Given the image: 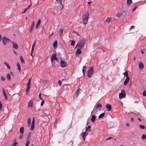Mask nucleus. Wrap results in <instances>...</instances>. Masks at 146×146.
<instances>
[{
	"label": "nucleus",
	"instance_id": "nucleus-18",
	"mask_svg": "<svg viewBox=\"0 0 146 146\" xmlns=\"http://www.w3.org/2000/svg\"><path fill=\"white\" fill-rule=\"evenodd\" d=\"M64 7V5H59L57 7V9L59 11H61Z\"/></svg>",
	"mask_w": 146,
	"mask_h": 146
},
{
	"label": "nucleus",
	"instance_id": "nucleus-2",
	"mask_svg": "<svg viewBox=\"0 0 146 146\" xmlns=\"http://www.w3.org/2000/svg\"><path fill=\"white\" fill-rule=\"evenodd\" d=\"M89 17V13L87 12L86 14H84L83 15V23L86 25L88 22Z\"/></svg>",
	"mask_w": 146,
	"mask_h": 146
},
{
	"label": "nucleus",
	"instance_id": "nucleus-14",
	"mask_svg": "<svg viewBox=\"0 0 146 146\" xmlns=\"http://www.w3.org/2000/svg\"><path fill=\"white\" fill-rule=\"evenodd\" d=\"M81 48H78V49H77L76 51V55H79L81 53H82V51H81V50H80V49Z\"/></svg>",
	"mask_w": 146,
	"mask_h": 146
},
{
	"label": "nucleus",
	"instance_id": "nucleus-62",
	"mask_svg": "<svg viewBox=\"0 0 146 146\" xmlns=\"http://www.w3.org/2000/svg\"><path fill=\"white\" fill-rule=\"evenodd\" d=\"M84 70V69H82V72L83 73V74L84 75V74H85Z\"/></svg>",
	"mask_w": 146,
	"mask_h": 146
},
{
	"label": "nucleus",
	"instance_id": "nucleus-8",
	"mask_svg": "<svg viewBox=\"0 0 146 146\" xmlns=\"http://www.w3.org/2000/svg\"><path fill=\"white\" fill-rule=\"evenodd\" d=\"M138 66L140 69H143L144 68V65L142 62H140L138 64Z\"/></svg>",
	"mask_w": 146,
	"mask_h": 146
},
{
	"label": "nucleus",
	"instance_id": "nucleus-15",
	"mask_svg": "<svg viewBox=\"0 0 146 146\" xmlns=\"http://www.w3.org/2000/svg\"><path fill=\"white\" fill-rule=\"evenodd\" d=\"M2 92L3 93V95L4 96V97L5 99H7V96L5 92V90L3 88H2Z\"/></svg>",
	"mask_w": 146,
	"mask_h": 146
},
{
	"label": "nucleus",
	"instance_id": "nucleus-50",
	"mask_svg": "<svg viewBox=\"0 0 146 146\" xmlns=\"http://www.w3.org/2000/svg\"><path fill=\"white\" fill-rule=\"evenodd\" d=\"M1 80L2 81H4L5 79V78L3 76H1Z\"/></svg>",
	"mask_w": 146,
	"mask_h": 146
},
{
	"label": "nucleus",
	"instance_id": "nucleus-32",
	"mask_svg": "<svg viewBox=\"0 0 146 146\" xmlns=\"http://www.w3.org/2000/svg\"><path fill=\"white\" fill-rule=\"evenodd\" d=\"M122 12H119L116 14V17H119L122 15Z\"/></svg>",
	"mask_w": 146,
	"mask_h": 146
},
{
	"label": "nucleus",
	"instance_id": "nucleus-52",
	"mask_svg": "<svg viewBox=\"0 0 146 146\" xmlns=\"http://www.w3.org/2000/svg\"><path fill=\"white\" fill-rule=\"evenodd\" d=\"M73 32L74 33H75L77 35H78V36H80V35L79 34V33L78 32H76L75 31H73Z\"/></svg>",
	"mask_w": 146,
	"mask_h": 146
},
{
	"label": "nucleus",
	"instance_id": "nucleus-36",
	"mask_svg": "<svg viewBox=\"0 0 146 146\" xmlns=\"http://www.w3.org/2000/svg\"><path fill=\"white\" fill-rule=\"evenodd\" d=\"M17 66L18 67V70H19L20 71L21 70V67H20V64L18 63H17Z\"/></svg>",
	"mask_w": 146,
	"mask_h": 146
},
{
	"label": "nucleus",
	"instance_id": "nucleus-11",
	"mask_svg": "<svg viewBox=\"0 0 146 146\" xmlns=\"http://www.w3.org/2000/svg\"><path fill=\"white\" fill-rule=\"evenodd\" d=\"M35 25V23L34 21H33L32 22V24L31 25V28H30V29L29 30V31L30 32H32V30L34 27Z\"/></svg>",
	"mask_w": 146,
	"mask_h": 146
},
{
	"label": "nucleus",
	"instance_id": "nucleus-57",
	"mask_svg": "<svg viewBox=\"0 0 146 146\" xmlns=\"http://www.w3.org/2000/svg\"><path fill=\"white\" fill-rule=\"evenodd\" d=\"M23 137V135H20V136L19 137V138L20 139H21Z\"/></svg>",
	"mask_w": 146,
	"mask_h": 146
},
{
	"label": "nucleus",
	"instance_id": "nucleus-60",
	"mask_svg": "<svg viewBox=\"0 0 146 146\" xmlns=\"http://www.w3.org/2000/svg\"><path fill=\"white\" fill-rule=\"evenodd\" d=\"M112 138L111 137H109L108 138L106 139V140H109V139H111Z\"/></svg>",
	"mask_w": 146,
	"mask_h": 146
},
{
	"label": "nucleus",
	"instance_id": "nucleus-22",
	"mask_svg": "<svg viewBox=\"0 0 146 146\" xmlns=\"http://www.w3.org/2000/svg\"><path fill=\"white\" fill-rule=\"evenodd\" d=\"M3 63L6 66L7 68L9 69H10V67L9 66V64L7 62H3Z\"/></svg>",
	"mask_w": 146,
	"mask_h": 146
},
{
	"label": "nucleus",
	"instance_id": "nucleus-34",
	"mask_svg": "<svg viewBox=\"0 0 146 146\" xmlns=\"http://www.w3.org/2000/svg\"><path fill=\"white\" fill-rule=\"evenodd\" d=\"M90 127H91V126L90 125H88L87 127H86V129H85L86 131V132H87L88 131H90V129H89L90 128Z\"/></svg>",
	"mask_w": 146,
	"mask_h": 146
},
{
	"label": "nucleus",
	"instance_id": "nucleus-44",
	"mask_svg": "<svg viewBox=\"0 0 146 146\" xmlns=\"http://www.w3.org/2000/svg\"><path fill=\"white\" fill-rule=\"evenodd\" d=\"M139 127L141 129H145V126L143 125H140Z\"/></svg>",
	"mask_w": 146,
	"mask_h": 146
},
{
	"label": "nucleus",
	"instance_id": "nucleus-45",
	"mask_svg": "<svg viewBox=\"0 0 146 146\" xmlns=\"http://www.w3.org/2000/svg\"><path fill=\"white\" fill-rule=\"evenodd\" d=\"M2 108V105L1 101H0V110L1 111Z\"/></svg>",
	"mask_w": 146,
	"mask_h": 146
},
{
	"label": "nucleus",
	"instance_id": "nucleus-61",
	"mask_svg": "<svg viewBox=\"0 0 146 146\" xmlns=\"http://www.w3.org/2000/svg\"><path fill=\"white\" fill-rule=\"evenodd\" d=\"M63 5V4L62 3V2H60V5Z\"/></svg>",
	"mask_w": 146,
	"mask_h": 146
},
{
	"label": "nucleus",
	"instance_id": "nucleus-42",
	"mask_svg": "<svg viewBox=\"0 0 146 146\" xmlns=\"http://www.w3.org/2000/svg\"><path fill=\"white\" fill-rule=\"evenodd\" d=\"M75 42L74 40H72L71 43V45L72 46H74L75 44Z\"/></svg>",
	"mask_w": 146,
	"mask_h": 146
},
{
	"label": "nucleus",
	"instance_id": "nucleus-43",
	"mask_svg": "<svg viewBox=\"0 0 146 146\" xmlns=\"http://www.w3.org/2000/svg\"><path fill=\"white\" fill-rule=\"evenodd\" d=\"M142 138L143 140H145L146 139V135L143 134L142 135Z\"/></svg>",
	"mask_w": 146,
	"mask_h": 146
},
{
	"label": "nucleus",
	"instance_id": "nucleus-58",
	"mask_svg": "<svg viewBox=\"0 0 146 146\" xmlns=\"http://www.w3.org/2000/svg\"><path fill=\"white\" fill-rule=\"evenodd\" d=\"M91 3H92L91 1L88 2V4L89 5H90L91 4Z\"/></svg>",
	"mask_w": 146,
	"mask_h": 146
},
{
	"label": "nucleus",
	"instance_id": "nucleus-5",
	"mask_svg": "<svg viewBox=\"0 0 146 146\" xmlns=\"http://www.w3.org/2000/svg\"><path fill=\"white\" fill-rule=\"evenodd\" d=\"M50 60L52 63L55 60L57 61L58 60V58L56 57V54H53L50 57Z\"/></svg>",
	"mask_w": 146,
	"mask_h": 146
},
{
	"label": "nucleus",
	"instance_id": "nucleus-16",
	"mask_svg": "<svg viewBox=\"0 0 146 146\" xmlns=\"http://www.w3.org/2000/svg\"><path fill=\"white\" fill-rule=\"evenodd\" d=\"M57 41L56 40L55 41H54V42L53 44V47L54 48H56L57 47Z\"/></svg>",
	"mask_w": 146,
	"mask_h": 146
},
{
	"label": "nucleus",
	"instance_id": "nucleus-63",
	"mask_svg": "<svg viewBox=\"0 0 146 146\" xmlns=\"http://www.w3.org/2000/svg\"><path fill=\"white\" fill-rule=\"evenodd\" d=\"M126 125L127 126V127H129V124L128 123H127L126 124Z\"/></svg>",
	"mask_w": 146,
	"mask_h": 146
},
{
	"label": "nucleus",
	"instance_id": "nucleus-39",
	"mask_svg": "<svg viewBox=\"0 0 146 146\" xmlns=\"http://www.w3.org/2000/svg\"><path fill=\"white\" fill-rule=\"evenodd\" d=\"M29 140H27L26 141L25 146H29Z\"/></svg>",
	"mask_w": 146,
	"mask_h": 146
},
{
	"label": "nucleus",
	"instance_id": "nucleus-64",
	"mask_svg": "<svg viewBox=\"0 0 146 146\" xmlns=\"http://www.w3.org/2000/svg\"><path fill=\"white\" fill-rule=\"evenodd\" d=\"M2 38V36L0 34V41H1Z\"/></svg>",
	"mask_w": 146,
	"mask_h": 146
},
{
	"label": "nucleus",
	"instance_id": "nucleus-48",
	"mask_svg": "<svg viewBox=\"0 0 146 146\" xmlns=\"http://www.w3.org/2000/svg\"><path fill=\"white\" fill-rule=\"evenodd\" d=\"M44 102L43 100H42L41 103L40 105L41 106H42L44 103Z\"/></svg>",
	"mask_w": 146,
	"mask_h": 146
},
{
	"label": "nucleus",
	"instance_id": "nucleus-46",
	"mask_svg": "<svg viewBox=\"0 0 146 146\" xmlns=\"http://www.w3.org/2000/svg\"><path fill=\"white\" fill-rule=\"evenodd\" d=\"M17 144V143L16 141H15V142L13 143V145H11V146H16V144Z\"/></svg>",
	"mask_w": 146,
	"mask_h": 146
},
{
	"label": "nucleus",
	"instance_id": "nucleus-20",
	"mask_svg": "<svg viewBox=\"0 0 146 146\" xmlns=\"http://www.w3.org/2000/svg\"><path fill=\"white\" fill-rule=\"evenodd\" d=\"M80 88H78L76 92V97H77L80 93Z\"/></svg>",
	"mask_w": 146,
	"mask_h": 146
},
{
	"label": "nucleus",
	"instance_id": "nucleus-40",
	"mask_svg": "<svg viewBox=\"0 0 146 146\" xmlns=\"http://www.w3.org/2000/svg\"><path fill=\"white\" fill-rule=\"evenodd\" d=\"M31 81V78H30V80H29V81L27 83V86H30V85Z\"/></svg>",
	"mask_w": 146,
	"mask_h": 146
},
{
	"label": "nucleus",
	"instance_id": "nucleus-41",
	"mask_svg": "<svg viewBox=\"0 0 146 146\" xmlns=\"http://www.w3.org/2000/svg\"><path fill=\"white\" fill-rule=\"evenodd\" d=\"M63 30V29H61L59 31V32L60 35H62V34Z\"/></svg>",
	"mask_w": 146,
	"mask_h": 146
},
{
	"label": "nucleus",
	"instance_id": "nucleus-19",
	"mask_svg": "<svg viewBox=\"0 0 146 146\" xmlns=\"http://www.w3.org/2000/svg\"><path fill=\"white\" fill-rule=\"evenodd\" d=\"M95 119H96L95 116L94 115H93L92 116V117L91 118V121L93 123L95 121Z\"/></svg>",
	"mask_w": 146,
	"mask_h": 146
},
{
	"label": "nucleus",
	"instance_id": "nucleus-30",
	"mask_svg": "<svg viewBox=\"0 0 146 146\" xmlns=\"http://www.w3.org/2000/svg\"><path fill=\"white\" fill-rule=\"evenodd\" d=\"M20 132L22 134H23L24 133V128L23 127H21L20 129Z\"/></svg>",
	"mask_w": 146,
	"mask_h": 146
},
{
	"label": "nucleus",
	"instance_id": "nucleus-54",
	"mask_svg": "<svg viewBox=\"0 0 146 146\" xmlns=\"http://www.w3.org/2000/svg\"><path fill=\"white\" fill-rule=\"evenodd\" d=\"M141 53L142 54H143L144 53V51H143V50H141Z\"/></svg>",
	"mask_w": 146,
	"mask_h": 146
},
{
	"label": "nucleus",
	"instance_id": "nucleus-17",
	"mask_svg": "<svg viewBox=\"0 0 146 146\" xmlns=\"http://www.w3.org/2000/svg\"><path fill=\"white\" fill-rule=\"evenodd\" d=\"M32 3H31L30 5H28L27 7L25 9L23 13H25L27 11V10L29 9L30 7L32 5Z\"/></svg>",
	"mask_w": 146,
	"mask_h": 146
},
{
	"label": "nucleus",
	"instance_id": "nucleus-51",
	"mask_svg": "<svg viewBox=\"0 0 146 146\" xmlns=\"http://www.w3.org/2000/svg\"><path fill=\"white\" fill-rule=\"evenodd\" d=\"M58 83L59 84L60 86L62 85V83L61 81L60 80H59L58 82Z\"/></svg>",
	"mask_w": 146,
	"mask_h": 146
},
{
	"label": "nucleus",
	"instance_id": "nucleus-55",
	"mask_svg": "<svg viewBox=\"0 0 146 146\" xmlns=\"http://www.w3.org/2000/svg\"><path fill=\"white\" fill-rule=\"evenodd\" d=\"M135 27V26H134L132 25V26L130 28V29H131L134 28Z\"/></svg>",
	"mask_w": 146,
	"mask_h": 146
},
{
	"label": "nucleus",
	"instance_id": "nucleus-49",
	"mask_svg": "<svg viewBox=\"0 0 146 146\" xmlns=\"http://www.w3.org/2000/svg\"><path fill=\"white\" fill-rule=\"evenodd\" d=\"M35 121V118L34 117H33V120H32L31 124H34Z\"/></svg>",
	"mask_w": 146,
	"mask_h": 146
},
{
	"label": "nucleus",
	"instance_id": "nucleus-9",
	"mask_svg": "<svg viewBox=\"0 0 146 146\" xmlns=\"http://www.w3.org/2000/svg\"><path fill=\"white\" fill-rule=\"evenodd\" d=\"M13 45V48H14L17 49L18 48V44L15 42H12Z\"/></svg>",
	"mask_w": 146,
	"mask_h": 146
},
{
	"label": "nucleus",
	"instance_id": "nucleus-26",
	"mask_svg": "<svg viewBox=\"0 0 146 146\" xmlns=\"http://www.w3.org/2000/svg\"><path fill=\"white\" fill-rule=\"evenodd\" d=\"M123 74L124 76L126 77H129L128 76V72L127 70H125V72L123 73Z\"/></svg>",
	"mask_w": 146,
	"mask_h": 146
},
{
	"label": "nucleus",
	"instance_id": "nucleus-59",
	"mask_svg": "<svg viewBox=\"0 0 146 146\" xmlns=\"http://www.w3.org/2000/svg\"><path fill=\"white\" fill-rule=\"evenodd\" d=\"M86 68V66H83L82 69L85 70Z\"/></svg>",
	"mask_w": 146,
	"mask_h": 146
},
{
	"label": "nucleus",
	"instance_id": "nucleus-3",
	"mask_svg": "<svg viewBox=\"0 0 146 146\" xmlns=\"http://www.w3.org/2000/svg\"><path fill=\"white\" fill-rule=\"evenodd\" d=\"M94 70L92 67H90L87 72V75L88 77L89 78L92 77V75L94 74Z\"/></svg>",
	"mask_w": 146,
	"mask_h": 146
},
{
	"label": "nucleus",
	"instance_id": "nucleus-38",
	"mask_svg": "<svg viewBox=\"0 0 146 146\" xmlns=\"http://www.w3.org/2000/svg\"><path fill=\"white\" fill-rule=\"evenodd\" d=\"M30 86H27V88L26 90V92H29L30 90Z\"/></svg>",
	"mask_w": 146,
	"mask_h": 146
},
{
	"label": "nucleus",
	"instance_id": "nucleus-1",
	"mask_svg": "<svg viewBox=\"0 0 146 146\" xmlns=\"http://www.w3.org/2000/svg\"><path fill=\"white\" fill-rule=\"evenodd\" d=\"M85 42V40L84 38L82 39L80 41V42H79L78 43L76 47L78 48H82V47L84 46Z\"/></svg>",
	"mask_w": 146,
	"mask_h": 146
},
{
	"label": "nucleus",
	"instance_id": "nucleus-13",
	"mask_svg": "<svg viewBox=\"0 0 146 146\" xmlns=\"http://www.w3.org/2000/svg\"><path fill=\"white\" fill-rule=\"evenodd\" d=\"M82 133L83 138L84 140H85V137L87 135L88 133L86 131L84 132H82Z\"/></svg>",
	"mask_w": 146,
	"mask_h": 146
},
{
	"label": "nucleus",
	"instance_id": "nucleus-25",
	"mask_svg": "<svg viewBox=\"0 0 146 146\" xmlns=\"http://www.w3.org/2000/svg\"><path fill=\"white\" fill-rule=\"evenodd\" d=\"M33 103L32 101L30 100L28 103V106H29L32 107Z\"/></svg>",
	"mask_w": 146,
	"mask_h": 146
},
{
	"label": "nucleus",
	"instance_id": "nucleus-47",
	"mask_svg": "<svg viewBox=\"0 0 146 146\" xmlns=\"http://www.w3.org/2000/svg\"><path fill=\"white\" fill-rule=\"evenodd\" d=\"M143 96H146V90H144L143 93Z\"/></svg>",
	"mask_w": 146,
	"mask_h": 146
},
{
	"label": "nucleus",
	"instance_id": "nucleus-31",
	"mask_svg": "<svg viewBox=\"0 0 146 146\" xmlns=\"http://www.w3.org/2000/svg\"><path fill=\"white\" fill-rule=\"evenodd\" d=\"M11 75L9 73L7 74V78L9 80H11Z\"/></svg>",
	"mask_w": 146,
	"mask_h": 146
},
{
	"label": "nucleus",
	"instance_id": "nucleus-27",
	"mask_svg": "<svg viewBox=\"0 0 146 146\" xmlns=\"http://www.w3.org/2000/svg\"><path fill=\"white\" fill-rule=\"evenodd\" d=\"M31 118L30 117H29L27 120V123L28 125L30 126L31 123Z\"/></svg>",
	"mask_w": 146,
	"mask_h": 146
},
{
	"label": "nucleus",
	"instance_id": "nucleus-24",
	"mask_svg": "<svg viewBox=\"0 0 146 146\" xmlns=\"http://www.w3.org/2000/svg\"><path fill=\"white\" fill-rule=\"evenodd\" d=\"M112 19V18L108 17L106 20V21L108 23H109L110 22Z\"/></svg>",
	"mask_w": 146,
	"mask_h": 146
},
{
	"label": "nucleus",
	"instance_id": "nucleus-53",
	"mask_svg": "<svg viewBox=\"0 0 146 146\" xmlns=\"http://www.w3.org/2000/svg\"><path fill=\"white\" fill-rule=\"evenodd\" d=\"M39 98L41 100H43L42 98H41V93H39Z\"/></svg>",
	"mask_w": 146,
	"mask_h": 146
},
{
	"label": "nucleus",
	"instance_id": "nucleus-10",
	"mask_svg": "<svg viewBox=\"0 0 146 146\" xmlns=\"http://www.w3.org/2000/svg\"><path fill=\"white\" fill-rule=\"evenodd\" d=\"M106 107L108 111H110L111 110V106L110 104H107L106 105Z\"/></svg>",
	"mask_w": 146,
	"mask_h": 146
},
{
	"label": "nucleus",
	"instance_id": "nucleus-23",
	"mask_svg": "<svg viewBox=\"0 0 146 146\" xmlns=\"http://www.w3.org/2000/svg\"><path fill=\"white\" fill-rule=\"evenodd\" d=\"M40 22H41L40 20V19H39L38 20V21L36 25V28H37L38 27V26H39V25H40Z\"/></svg>",
	"mask_w": 146,
	"mask_h": 146
},
{
	"label": "nucleus",
	"instance_id": "nucleus-28",
	"mask_svg": "<svg viewBox=\"0 0 146 146\" xmlns=\"http://www.w3.org/2000/svg\"><path fill=\"white\" fill-rule=\"evenodd\" d=\"M20 59L21 61V62L23 64H24L25 63V62L23 58V56H20Z\"/></svg>",
	"mask_w": 146,
	"mask_h": 146
},
{
	"label": "nucleus",
	"instance_id": "nucleus-33",
	"mask_svg": "<svg viewBox=\"0 0 146 146\" xmlns=\"http://www.w3.org/2000/svg\"><path fill=\"white\" fill-rule=\"evenodd\" d=\"M102 107V105L100 104H98L96 105V109H98V108H101Z\"/></svg>",
	"mask_w": 146,
	"mask_h": 146
},
{
	"label": "nucleus",
	"instance_id": "nucleus-35",
	"mask_svg": "<svg viewBox=\"0 0 146 146\" xmlns=\"http://www.w3.org/2000/svg\"><path fill=\"white\" fill-rule=\"evenodd\" d=\"M132 2V0H127V3L128 5H129L131 4Z\"/></svg>",
	"mask_w": 146,
	"mask_h": 146
},
{
	"label": "nucleus",
	"instance_id": "nucleus-12",
	"mask_svg": "<svg viewBox=\"0 0 146 146\" xmlns=\"http://www.w3.org/2000/svg\"><path fill=\"white\" fill-rule=\"evenodd\" d=\"M130 78L129 77H126L125 80L124 82V85H126L127 83L128 82Z\"/></svg>",
	"mask_w": 146,
	"mask_h": 146
},
{
	"label": "nucleus",
	"instance_id": "nucleus-37",
	"mask_svg": "<svg viewBox=\"0 0 146 146\" xmlns=\"http://www.w3.org/2000/svg\"><path fill=\"white\" fill-rule=\"evenodd\" d=\"M34 128V124L31 125V127L30 128V130L31 131H32Z\"/></svg>",
	"mask_w": 146,
	"mask_h": 146
},
{
	"label": "nucleus",
	"instance_id": "nucleus-4",
	"mask_svg": "<svg viewBox=\"0 0 146 146\" xmlns=\"http://www.w3.org/2000/svg\"><path fill=\"white\" fill-rule=\"evenodd\" d=\"M125 92L124 90L123 89L121 90V93H120L119 94V98L121 99L125 97Z\"/></svg>",
	"mask_w": 146,
	"mask_h": 146
},
{
	"label": "nucleus",
	"instance_id": "nucleus-29",
	"mask_svg": "<svg viewBox=\"0 0 146 146\" xmlns=\"http://www.w3.org/2000/svg\"><path fill=\"white\" fill-rule=\"evenodd\" d=\"M105 114V113H102L99 116V118H101L103 117L104 116Z\"/></svg>",
	"mask_w": 146,
	"mask_h": 146
},
{
	"label": "nucleus",
	"instance_id": "nucleus-21",
	"mask_svg": "<svg viewBox=\"0 0 146 146\" xmlns=\"http://www.w3.org/2000/svg\"><path fill=\"white\" fill-rule=\"evenodd\" d=\"M36 44V42L35 41H34L33 42V45L32 46V49H31V53H32L33 52V51L34 48L35 46V45Z\"/></svg>",
	"mask_w": 146,
	"mask_h": 146
},
{
	"label": "nucleus",
	"instance_id": "nucleus-56",
	"mask_svg": "<svg viewBox=\"0 0 146 146\" xmlns=\"http://www.w3.org/2000/svg\"><path fill=\"white\" fill-rule=\"evenodd\" d=\"M136 8V7H135L133 8V12L135 10Z\"/></svg>",
	"mask_w": 146,
	"mask_h": 146
},
{
	"label": "nucleus",
	"instance_id": "nucleus-7",
	"mask_svg": "<svg viewBox=\"0 0 146 146\" xmlns=\"http://www.w3.org/2000/svg\"><path fill=\"white\" fill-rule=\"evenodd\" d=\"M60 63L61 67L63 68L66 66V64L63 60H61L60 61Z\"/></svg>",
	"mask_w": 146,
	"mask_h": 146
},
{
	"label": "nucleus",
	"instance_id": "nucleus-6",
	"mask_svg": "<svg viewBox=\"0 0 146 146\" xmlns=\"http://www.w3.org/2000/svg\"><path fill=\"white\" fill-rule=\"evenodd\" d=\"M3 42L4 45H5L8 42H10V40L6 38L5 36H3L2 38Z\"/></svg>",
	"mask_w": 146,
	"mask_h": 146
}]
</instances>
